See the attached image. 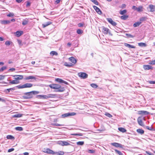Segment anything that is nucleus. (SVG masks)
<instances>
[{"instance_id":"0eeeda50","label":"nucleus","mask_w":155,"mask_h":155,"mask_svg":"<svg viewBox=\"0 0 155 155\" xmlns=\"http://www.w3.org/2000/svg\"><path fill=\"white\" fill-rule=\"evenodd\" d=\"M49 87L53 89H58L61 87V86L59 84H51L49 85Z\"/></svg>"},{"instance_id":"4be33fe9","label":"nucleus","mask_w":155,"mask_h":155,"mask_svg":"<svg viewBox=\"0 0 155 155\" xmlns=\"http://www.w3.org/2000/svg\"><path fill=\"white\" fill-rule=\"evenodd\" d=\"M23 32L22 31H18L14 33L16 34V35L17 37H19L21 35L23 34Z\"/></svg>"},{"instance_id":"2eb2a0df","label":"nucleus","mask_w":155,"mask_h":155,"mask_svg":"<svg viewBox=\"0 0 155 155\" xmlns=\"http://www.w3.org/2000/svg\"><path fill=\"white\" fill-rule=\"evenodd\" d=\"M44 152L45 153H50V154H53L54 153V151L53 150L48 149L47 148L44 151Z\"/></svg>"},{"instance_id":"c9c22d12","label":"nucleus","mask_w":155,"mask_h":155,"mask_svg":"<svg viewBox=\"0 0 155 155\" xmlns=\"http://www.w3.org/2000/svg\"><path fill=\"white\" fill-rule=\"evenodd\" d=\"M147 18L146 17H142L140 18V22H141L143 21H145L147 20Z\"/></svg>"},{"instance_id":"de8ad7c7","label":"nucleus","mask_w":155,"mask_h":155,"mask_svg":"<svg viewBox=\"0 0 155 155\" xmlns=\"http://www.w3.org/2000/svg\"><path fill=\"white\" fill-rule=\"evenodd\" d=\"M14 14L13 13H10L9 14L7 15V16L8 17H14Z\"/></svg>"},{"instance_id":"4468645a","label":"nucleus","mask_w":155,"mask_h":155,"mask_svg":"<svg viewBox=\"0 0 155 155\" xmlns=\"http://www.w3.org/2000/svg\"><path fill=\"white\" fill-rule=\"evenodd\" d=\"M55 81H56L57 82H58L60 83H64L65 84H68V83L67 82L65 81H64L63 80H62V79L59 78H56L55 79Z\"/></svg>"},{"instance_id":"ea45409f","label":"nucleus","mask_w":155,"mask_h":155,"mask_svg":"<svg viewBox=\"0 0 155 155\" xmlns=\"http://www.w3.org/2000/svg\"><path fill=\"white\" fill-rule=\"evenodd\" d=\"M57 91L58 92H63L64 90V87H61Z\"/></svg>"},{"instance_id":"79ce46f5","label":"nucleus","mask_w":155,"mask_h":155,"mask_svg":"<svg viewBox=\"0 0 155 155\" xmlns=\"http://www.w3.org/2000/svg\"><path fill=\"white\" fill-rule=\"evenodd\" d=\"M6 138L7 139H14V137L12 136L11 135H8L7 136Z\"/></svg>"},{"instance_id":"b1692460","label":"nucleus","mask_w":155,"mask_h":155,"mask_svg":"<svg viewBox=\"0 0 155 155\" xmlns=\"http://www.w3.org/2000/svg\"><path fill=\"white\" fill-rule=\"evenodd\" d=\"M141 23V22L138 21L135 23L133 24V26L134 27H136L139 26Z\"/></svg>"},{"instance_id":"f8f14e48","label":"nucleus","mask_w":155,"mask_h":155,"mask_svg":"<svg viewBox=\"0 0 155 155\" xmlns=\"http://www.w3.org/2000/svg\"><path fill=\"white\" fill-rule=\"evenodd\" d=\"M111 145L117 147L122 148L123 147V146L121 144L117 143H112Z\"/></svg>"},{"instance_id":"4d7b16f0","label":"nucleus","mask_w":155,"mask_h":155,"mask_svg":"<svg viewBox=\"0 0 155 155\" xmlns=\"http://www.w3.org/2000/svg\"><path fill=\"white\" fill-rule=\"evenodd\" d=\"M72 135L74 136H82V134L81 133H78V134H72Z\"/></svg>"},{"instance_id":"5701e85b","label":"nucleus","mask_w":155,"mask_h":155,"mask_svg":"<svg viewBox=\"0 0 155 155\" xmlns=\"http://www.w3.org/2000/svg\"><path fill=\"white\" fill-rule=\"evenodd\" d=\"M64 65L68 67H72L74 65V64L71 63H68L67 62H65L64 63Z\"/></svg>"},{"instance_id":"f03ea898","label":"nucleus","mask_w":155,"mask_h":155,"mask_svg":"<svg viewBox=\"0 0 155 155\" xmlns=\"http://www.w3.org/2000/svg\"><path fill=\"white\" fill-rule=\"evenodd\" d=\"M33 86V84L31 83H26L22 85H19L16 87L18 89H21L24 88L31 87Z\"/></svg>"},{"instance_id":"0e129e2a","label":"nucleus","mask_w":155,"mask_h":155,"mask_svg":"<svg viewBox=\"0 0 155 155\" xmlns=\"http://www.w3.org/2000/svg\"><path fill=\"white\" fill-rule=\"evenodd\" d=\"M54 125L55 126H64V125L63 124H57V123L54 124Z\"/></svg>"},{"instance_id":"6e6552de","label":"nucleus","mask_w":155,"mask_h":155,"mask_svg":"<svg viewBox=\"0 0 155 155\" xmlns=\"http://www.w3.org/2000/svg\"><path fill=\"white\" fill-rule=\"evenodd\" d=\"M76 114V113L74 112L68 113L64 114L62 115V116L63 117H66L69 116H74Z\"/></svg>"},{"instance_id":"a211bd4d","label":"nucleus","mask_w":155,"mask_h":155,"mask_svg":"<svg viewBox=\"0 0 155 155\" xmlns=\"http://www.w3.org/2000/svg\"><path fill=\"white\" fill-rule=\"evenodd\" d=\"M143 68L145 70H149V69H151L152 68V66L149 65H144L143 66Z\"/></svg>"},{"instance_id":"2f4dec72","label":"nucleus","mask_w":155,"mask_h":155,"mask_svg":"<svg viewBox=\"0 0 155 155\" xmlns=\"http://www.w3.org/2000/svg\"><path fill=\"white\" fill-rule=\"evenodd\" d=\"M28 19H24L23 21L22 24L24 25H25L28 23Z\"/></svg>"},{"instance_id":"ddd939ff","label":"nucleus","mask_w":155,"mask_h":155,"mask_svg":"<svg viewBox=\"0 0 155 155\" xmlns=\"http://www.w3.org/2000/svg\"><path fill=\"white\" fill-rule=\"evenodd\" d=\"M96 12H97L99 14L101 15L102 14V12L101 11L100 9L96 6H93Z\"/></svg>"},{"instance_id":"cd10ccee","label":"nucleus","mask_w":155,"mask_h":155,"mask_svg":"<svg viewBox=\"0 0 155 155\" xmlns=\"http://www.w3.org/2000/svg\"><path fill=\"white\" fill-rule=\"evenodd\" d=\"M19 83V81H18L15 80H13L12 81H10L9 82V84H18Z\"/></svg>"},{"instance_id":"052dcab7","label":"nucleus","mask_w":155,"mask_h":155,"mask_svg":"<svg viewBox=\"0 0 155 155\" xmlns=\"http://www.w3.org/2000/svg\"><path fill=\"white\" fill-rule=\"evenodd\" d=\"M126 5L125 4H123L120 7V8L122 9H123V8H125L126 7Z\"/></svg>"},{"instance_id":"69168bd1","label":"nucleus","mask_w":155,"mask_h":155,"mask_svg":"<svg viewBox=\"0 0 155 155\" xmlns=\"http://www.w3.org/2000/svg\"><path fill=\"white\" fill-rule=\"evenodd\" d=\"M15 70V68H11L9 69L8 70V71H11L12 72H13Z\"/></svg>"},{"instance_id":"aec40b11","label":"nucleus","mask_w":155,"mask_h":155,"mask_svg":"<svg viewBox=\"0 0 155 155\" xmlns=\"http://www.w3.org/2000/svg\"><path fill=\"white\" fill-rule=\"evenodd\" d=\"M124 45L125 47H127L129 48H135L134 46L127 43H124Z\"/></svg>"},{"instance_id":"c756f323","label":"nucleus","mask_w":155,"mask_h":155,"mask_svg":"<svg viewBox=\"0 0 155 155\" xmlns=\"http://www.w3.org/2000/svg\"><path fill=\"white\" fill-rule=\"evenodd\" d=\"M23 115L22 114H16L14 115L13 117H21Z\"/></svg>"},{"instance_id":"8fccbe9b","label":"nucleus","mask_w":155,"mask_h":155,"mask_svg":"<svg viewBox=\"0 0 155 155\" xmlns=\"http://www.w3.org/2000/svg\"><path fill=\"white\" fill-rule=\"evenodd\" d=\"M149 64H152V65L155 64V60L150 61Z\"/></svg>"},{"instance_id":"37998d69","label":"nucleus","mask_w":155,"mask_h":155,"mask_svg":"<svg viewBox=\"0 0 155 155\" xmlns=\"http://www.w3.org/2000/svg\"><path fill=\"white\" fill-rule=\"evenodd\" d=\"M91 86L94 88H96L98 87V86L95 84H91Z\"/></svg>"},{"instance_id":"774afa93","label":"nucleus","mask_w":155,"mask_h":155,"mask_svg":"<svg viewBox=\"0 0 155 155\" xmlns=\"http://www.w3.org/2000/svg\"><path fill=\"white\" fill-rule=\"evenodd\" d=\"M146 128H147V129L150 130H152V129H153V128L152 127H150L149 126H147Z\"/></svg>"},{"instance_id":"5fc2aeb1","label":"nucleus","mask_w":155,"mask_h":155,"mask_svg":"<svg viewBox=\"0 0 155 155\" xmlns=\"http://www.w3.org/2000/svg\"><path fill=\"white\" fill-rule=\"evenodd\" d=\"M88 152L90 153H94L95 150H88Z\"/></svg>"},{"instance_id":"39448f33","label":"nucleus","mask_w":155,"mask_h":155,"mask_svg":"<svg viewBox=\"0 0 155 155\" xmlns=\"http://www.w3.org/2000/svg\"><path fill=\"white\" fill-rule=\"evenodd\" d=\"M78 75L81 78L84 79L87 78L88 77L87 74L84 72L78 73Z\"/></svg>"},{"instance_id":"e2e57ef3","label":"nucleus","mask_w":155,"mask_h":155,"mask_svg":"<svg viewBox=\"0 0 155 155\" xmlns=\"http://www.w3.org/2000/svg\"><path fill=\"white\" fill-rule=\"evenodd\" d=\"M5 77V76L2 75H0V80H3Z\"/></svg>"},{"instance_id":"7c9ffc66","label":"nucleus","mask_w":155,"mask_h":155,"mask_svg":"<svg viewBox=\"0 0 155 155\" xmlns=\"http://www.w3.org/2000/svg\"><path fill=\"white\" fill-rule=\"evenodd\" d=\"M118 130L119 131L123 133H124L127 131V130L125 128L122 127H119Z\"/></svg>"},{"instance_id":"09e8293b","label":"nucleus","mask_w":155,"mask_h":155,"mask_svg":"<svg viewBox=\"0 0 155 155\" xmlns=\"http://www.w3.org/2000/svg\"><path fill=\"white\" fill-rule=\"evenodd\" d=\"M90 1L93 2L96 5H98V2L96 0H90Z\"/></svg>"},{"instance_id":"338daca9","label":"nucleus","mask_w":155,"mask_h":155,"mask_svg":"<svg viewBox=\"0 0 155 155\" xmlns=\"http://www.w3.org/2000/svg\"><path fill=\"white\" fill-rule=\"evenodd\" d=\"M14 150V149L13 148L10 149L8 150V152H10L12 151H13V150Z\"/></svg>"},{"instance_id":"9b49d317","label":"nucleus","mask_w":155,"mask_h":155,"mask_svg":"<svg viewBox=\"0 0 155 155\" xmlns=\"http://www.w3.org/2000/svg\"><path fill=\"white\" fill-rule=\"evenodd\" d=\"M107 20L113 26H116L117 25V23L113 21L111 18H107Z\"/></svg>"},{"instance_id":"1a4fd4ad","label":"nucleus","mask_w":155,"mask_h":155,"mask_svg":"<svg viewBox=\"0 0 155 155\" xmlns=\"http://www.w3.org/2000/svg\"><path fill=\"white\" fill-rule=\"evenodd\" d=\"M141 117H139L137 120V122L139 124L142 126H144V125L143 122L142 121Z\"/></svg>"},{"instance_id":"a19ab883","label":"nucleus","mask_w":155,"mask_h":155,"mask_svg":"<svg viewBox=\"0 0 155 155\" xmlns=\"http://www.w3.org/2000/svg\"><path fill=\"white\" fill-rule=\"evenodd\" d=\"M50 54L52 55H58V53L57 52L55 51H52L51 52Z\"/></svg>"},{"instance_id":"9d476101","label":"nucleus","mask_w":155,"mask_h":155,"mask_svg":"<svg viewBox=\"0 0 155 155\" xmlns=\"http://www.w3.org/2000/svg\"><path fill=\"white\" fill-rule=\"evenodd\" d=\"M13 77H16L14 78V79L17 81V80H22L23 78V76L22 75H13Z\"/></svg>"},{"instance_id":"a18cd8bd","label":"nucleus","mask_w":155,"mask_h":155,"mask_svg":"<svg viewBox=\"0 0 155 155\" xmlns=\"http://www.w3.org/2000/svg\"><path fill=\"white\" fill-rule=\"evenodd\" d=\"M84 141H79L77 143V144L78 145H82L84 144Z\"/></svg>"},{"instance_id":"3c124183","label":"nucleus","mask_w":155,"mask_h":155,"mask_svg":"<svg viewBox=\"0 0 155 155\" xmlns=\"http://www.w3.org/2000/svg\"><path fill=\"white\" fill-rule=\"evenodd\" d=\"M7 68V67L6 66H3L0 69V71H2L5 69H6Z\"/></svg>"},{"instance_id":"72a5a7b5","label":"nucleus","mask_w":155,"mask_h":155,"mask_svg":"<svg viewBox=\"0 0 155 155\" xmlns=\"http://www.w3.org/2000/svg\"><path fill=\"white\" fill-rule=\"evenodd\" d=\"M127 12V10H120V14L122 15H123L126 14Z\"/></svg>"},{"instance_id":"a878e982","label":"nucleus","mask_w":155,"mask_h":155,"mask_svg":"<svg viewBox=\"0 0 155 155\" xmlns=\"http://www.w3.org/2000/svg\"><path fill=\"white\" fill-rule=\"evenodd\" d=\"M137 133L140 134H144V131L140 129H139L137 130Z\"/></svg>"},{"instance_id":"bf43d9fd","label":"nucleus","mask_w":155,"mask_h":155,"mask_svg":"<svg viewBox=\"0 0 155 155\" xmlns=\"http://www.w3.org/2000/svg\"><path fill=\"white\" fill-rule=\"evenodd\" d=\"M17 41L19 45H20L21 46L22 45L21 44V40H18Z\"/></svg>"},{"instance_id":"864d4df0","label":"nucleus","mask_w":155,"mask_h":155,"mask_svg":"<svg viewBox=\"0 0 155 155\" xmlns=\"http://www.w3.org/2000/svg\"><path fill=\"white\" fill-rule=\"evenodd\" d=\"M106 116L109 117H112V115L109 113H107L105 114Z\"/></svg>"},{"instance_id":"393cba45","label":"nucleus","mask_w":155,"mask_h":155,"mask_svg":"<svg viewBox=\"0 0 155 155\" xmlns=\"http://www.w3.org/2000/svg\"><path fill=\"white\" fill-rule=\"evenodd\" d=\"M36 78L33 76H30L28 77H26L25 79V80H28L30 79H35Z\"/></svg>"},{"instance_id":"13d9d810","label":"nucleus","mask_w":155,"mask_h":155,"mask_svg":"<svg viewBox=\"0 0 155 155\" xmlns=\"http://www.w3.org/2000/svg\"><path fill=\"white\" fill-rule=\"evenodd\" d=\"M77 32L78 34H80L82 33V31L81 29H78L77 30Z\"/></svg>"},{"instance_id":"49530a36","label":"nucleus","mask_w":155,"mask_h":155,"mask_svg":"<svg viewBox=\"0 0 155 155\" xmlns=\"http://www.w3.org/2000/svg\"><path fill=\"white\" fill-rule=\"evenodd\" d=\"M115 152L119 155H123V153L120 151L117 150H115Z\"/></svg>"},{"instance_id":"58836bf2","label":"nucleus","mask_w":155,"mask_h":155,"mask_svg":"<svg viewBox=\"0 0 155 155\" xmlns=\"http://www.w3.org/2000/svg\"><path fill=\"white\" fill-rule=\"evenodd\" d=\"M125 35L128 38H133L134 37V36L130 34L126 33V34Z\"/></svg>"},{"instance_id":"bb28decb","label":"nucleus","mask_w":155,"mask_h":155,"mask_svg":"<svg viewBox=\"0 0 155 155\" xmlns=\"http://www.w3.org/2000/svg\"><path fill=\"white\" fill-rule=\"evenodd\" d=\"M149 8L150 9V12H153L155 11V6L153 5H150Z\"/></svg>"},{"instance_id":"4c0bfd02","label":"nucleus","mask_w":155,"mask_h":155,"mask_svg":"<svg viewBox=\"0 0 155 155\" xmlns=\"http://www.w3.org/2000/svg\"><path fill=\"white\" fill-rule=\"evenodd\" d=\"M15 129L17 130L22 131L23 130V128L21 127H17L15 128Z\"/></svg>"},{"instance_id":"603ef678","label":"nucleus","mask_w":155,"mask_h":155,"mask_svg":"<svg viewBox=\"0 0 155 155\" xmlns=\"http://www.w3.org/2000/svg\"><path fill=\"white\" fill-rule=\"evenodd\" d=\"M11 43H12V42L9 41H7L5 42V44L7 45H9Z\"/></svg>"},{"instance_id":"20e7f679","label":"nucleus","mask_w":155,"mask_h":155,"mask_svg":"<svg viewBox=\"0 0 155 155\" xmlns=\"http://www.w3.org/2000/svg\"><path fill=\"white\" fill-rule=\"evenodd\" d=\"M54 95L52 94H48L47 95H38V97H40V98H43V99H45L48 98L53 97L54 96Z\"/></svg>"},{"instance_id":"680f3d73","label":"nucleus","mask_w":155,"mask_h":155,"mask_svg":"<svg viewBox=\"0 0 155 155\" xmlns=\"http://www.w3.org/2000/svg\"><path fill=\"white\" fill-rule=\"evenodd\" d=\"M148 82L149 84H155V81H148Z\"/></svg>"},{"instance_id":"423d86ee","label":"nucleus","mask_w":155,"mask_h":155,"mask_svg":"<svg viewBox=\"0 0 155 155\" xmlns=\"http://www.w3.org/2000/svg\"><path fill=\"white\" fill-rule=\"evenodd\" d=\"M58 143L62 146H67L71 145V144L67 141H59L58 142Z\"/></svg>"},{"instance_id":"f257e3e1","label":"nucleus","mask_w":155,"mask_h":155,"mask_svg":"<svg viewBox=\"0 0 155 155\" xmlns=\"http://www.w3.org/2000/svg\"><path fill=\"white\" fill-rule=\"evenodd\" d=\"M39 93L38 91H32L28 92L25 93L22 96V98L25 99H31L33 97V95L38 94Z\"/></svg>"},{"instance_id":"c03bdc74","label":"nucleus","mask_w":155,"mask_h":155,"mask_svg":"<svg viewBox=\"0 0 155 155\" xmlns=\"http://www.w3.org/2000/svg\"><path fill=\"white\" fill-rule=\"evenodd\" d=\"M56 155H63L64 154V153L63 151H60L58 153H56Z\"/></svg>"},{"instance_id":"f704fd0d","label":"nucleus","mask_w":155,"mask_h":155,"mask_svg":"<svg viewBox=\"0 0 155 155\" xmlns=\"http://www.w3.org/2000/svg\"><path fill=\"white\" fill-rule=\"evenodd\" d=\"M128 17V16L127 15H124L120 17V18L121 19L125 20Z\"/></svg>"},{"instance_id":"c85d7f7f","label":"nucleus","mask_w":155,"mask_h":155,"mask_svg":"<svg viewBox=\"0 0 155 155\" xmlns=\"http://www.w3.org/2000/svg\"><path fill=\"white\" fill-rule=\"evenodd\" d=\"M138 45L141 47H145L147 46V45L145 43L140 42L138 43Z\"/></svg>"},{"instance_id":"6e6d98bb","label":"nucleus","mask_w":155,"mask_h":155,"mask_svg":"<svg viewBox=\"0 0 155 155\" xmlns=\"http://www.w3.org/2000/svg\"><path fill=\"white\" fill-rule=\"evenodd\" d=\"M26 3V6L27 7H29L31 5V3L29 1H27Z\"/></svg>"},{"instance_id":"473e14b6","label":"nucleus","mask_w":155,"mask_h":155,"mask_svg":"<svg viewBox=\"0 0 155 155\" xmlns=\"http://www.w3.org/2000/svg\"><path fill=\"white\" fill-rule=\"evenodd\" d=\"M51 22L50 21L48 22L45 23L43 24H42L43 27V28H45V27H47V26H48V25L51 24Z\"/></svg>"},{"instance_id":"6ab92c4d","label":"nucleus","mask_w":155,"mask_h":155,"mask_svg":"<svg viewBox=\"0 0 155 155\" xmlns=\"http://www.w3.org/2000/svg\"><path fill=\"white\" fill-rule=\"evenodd\" d=\"M0 22L2 24L6 25L9 24L10 23V21L7 20H1L0 21Z\"/></svg>"},{"instance_id":"412c9836","label":"nucleus","mask_w":155,"mask_h":155,"mask_svg":"<svg viewBox=\"0 0 155 155\" xmlns=\"http://www.w3.org/2000/svg\"><path fill=\"white\" fill-rule=\"evenodd\" d=\"M103 32L104 33L107 34L108 33V32L109 31V29L107 28H105L104 27H103Z\"/></svg>"},{"instance_id":"7ed1b4c3","label":"nucleus","mask_w":155,"mask_h":155,"mask_svg":"<svg viewBox=\"0 0 155 155\" xmlns=\"http://www.w3.org/2000/svg\"><path fill=\"white\" fill-rule=\"evenodd\" d=\"M132 8L134 10L137 11L138 12H142L143 10V8L142 6H139L138 7H137L135 6H133L132 7Z\"/></svg>"},{"instance_id":"f3484780","label":"nucleus","mask_w":155,"mask_h":155,"mask_svg":"<svg viewBox=\"0 0 155 155\" xmlns=\"http://www.w3.org/2000/svg\"><path fill=\"white\" fill-rule=\"evenodd\" d=\"M149 113L147 111L144 110H140L138 111V114H139L142 115H147L149 114Z\"/></svg>"},{"instance_id":"e433bc0d","label":"nucleus","mask_w":155,"mask_h":155,"mask_svg":"<svg viewBox=\"0 0 155 155\" xmlns=\"http://www.w3.org/2000/svg\"><path fill=\"white\" fill-rule=\"evenodd\" d=\"M15 90V87H14L13 88H9V89H7L6 90L8 91V92H6L7 93H9L10 92V91H14Z\"/></svg>"},{"instance_id":"dca6fc26","label":"nucleus","mask_w":155,"mask_h":155,"mask_svg":"<svg viewBox=\"0 0 155 155\" xmlns=\"http://www.w3.org/2000/svg\"><path fill=\"white\" fill-rule=\"evenodd\" d=\"M68 59L69 61H71L72 63L75 64L77 62V60L73 57H70Z\"/></svg>"}]
</instances>
